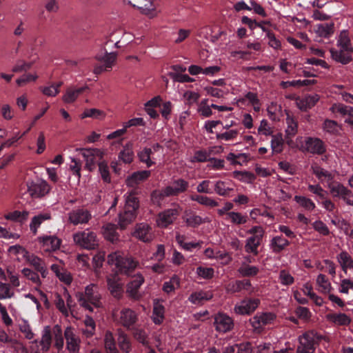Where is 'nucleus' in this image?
I'll return each instance as SVG.
<instances>
[{"label": "nucleus", "instance_id": "2eb2a0df", "mask_svg": "<svg viewBox=\"0 0 353 353\" xmlns=\"http://www.w3.org/2000/svg\"><path fill=\"white\" fill-rule=\"evenodd\" d=\"M260 304L259 299H245L234 307V311L238 314H251Z\"/></svg>", "mask_w": 353, "mask_h": 353}, {"label": "nucleus", "instance_id": "338daca9", "mask_svg": "<svg viewBox=\"0 0 353 353\" xmlns=\"http://www.w3.org/2000/svg\"><path fill=\"white\" fill-rule=\"evenodd\" d=\"M99 170L101 174V178L105 183L110 182V176L109 172V168L105 161H102L99 162Z\"/></svg>", "mask_w": 353, "mask_h": 353}, {"label": "nucleus", "instance_id": "49530a36", "mask_svg": "<svg viewBox=\"0 0 353 353\" xmlns=\"http://www.w3.org/2000/svg\"><path fill=\"white\" fill-rule=\"evenodd\" d=\"M104 344L106 353H119L113 335L111 332H106L105 335Z\"/></svg>", "mask_w": 353, "mask_h": 353}, {"label": "nucleus", "instance_id": "5fc2aeb1", "mask_svg": "<svg viewBox=\"0 0 353 353\" xmlns=\"http://www.w3.org/2000/svg\"><path fill=\"white\" fill-rule=\"evenodd\" d=\"M294 200L301 206L308 211H312L316 207L315 203L312 201V200L305 196H295Z\"/></svg>", "mask_w": 353, "mask_h": 353}, {"label": "nucleus", "instance_id": "774afa93", "mask_svg": "<svg viewBox=\"0 0 353 353\" xmlns=\"http://www.w3.org/2000/svg\"><path fill=\"white\" fill-rule=\"evenodd\" d=\"M22 274L24 276L36 283L38 286L41 285L39 274L37 272H33L29 268H23L22 270Z\"/></svg>", "mask_w": 353, "mask_h": 353}, {"label": "nucleus", "instance_id": "0e129e2a", "mask_svg": "<svg viewBox=\"0 0 353 353\" xmlns=\"http://www.w3.org/2000/svg\"><path fill=\"white\" fill-rule=\"evenodd\" d=\"M54 304L56 307L65 316H69V311L65 305L64 299L61 297L59 294H55Z\"/></svg>", "mask_w": 353, "mask_h": 353}, {"label": "nucleus", "instance_id": "4c0bfd02", "mask_svg": "<svg viewBox=\"0 0 353 353\" xmlns=\"http://www.w3.org/2000/svg\"><path fill=\"white\" fill-rule=\"evenodd\" d=\"M214 186V192L222 196H228L230 193L234 190L232 188L229 186V182L228 181H217Z\"/></svg>", "mask_w": 353, "mask_h": 353}, {"label": "nucleus", "instance_id": "412c9836", "mask_svg": "<svg viewBox=\"0 0 353 353\" xmlns=\"http://www.w3.org/2000/svg\"><path fill=\"white\" fill-rule=\"evenodd\" d=\"M39 241L42 243L43 250L46 252L59 250L61 243V240L54 235L40 236Z\"/></svg>", "mask_w": 353, "mask_h": 353}, {"label": "nucleus", "instance_id": "79ce46f5", "mask_svg": "<svg viewBox=\"0 0 353 353\" xmlns=\"http://www.w3.org/2000/svg\"><path fill=\"white\" fill-rule=\"evenodd\" d=\"M127 132L126 128L123 125V128L121 129H119L115 130L114 132L109 134L107 136V139L109 140L116 139L112 143V146L118 147L122 145L123 139L121 137L124 135Z\"/></svg>", "mask_w": 353, "mask_h": 353}, {"label": "nucleus", "instance_id": "f8f14e48", "mask_svg": "<svg viewBox=\"0 0 353 353\" xmlns=\"http://www.w3.org/2000/svg\"><path fill=\"white\" fill-rule=\"evenodd\" d=\"M64 338L66 341V349L70 353H79L81 340L72 327H67L64 331Z\"/></svg>", "mask_w": 353, "mask_h": 353}, {"label": "nucleus", "instance_id": "e433bc0d", "mask_svg": "<svg viewBox=\"0 0 353 353\" xmlns=\"http://www.w3.org/2000/svg\"><path fill=\"white\" fill-rule=\"evenodd\" d=\"M51 219V214L49 212L40 213L37 216H34L32 219V221L30 225V230L36 234L37 231V228L41 225V224L46 221L50 220Z\"/></svg>", "mask_w": 353, "mask_h": 353}, {"label": "nucleus", "instance_id": "0eeeda50", "mask_svg": "<svg viewBox=\"0 0 353 353\" xmlns=\"http://www.w3.org/2000/svg\"><path fill=\"white\" fill-rule=\"evenodd\" d=\"M77 150L80 152L85 161V167L89 170L92 171L96 168V164L102 161L103 152L99 149L93 148H79Z\"/></svg>", "mask_w": 353, "mask_h": 353}, {"label": "nucleus", "instance_id": "f3484780", "mask_svg": "<svg viewBox=\"0 0 353 353\" xmlns=\"http://www.w3.org/2000/svg\"><path fill=\"white\" fill-rule=\"evenodd\" d=\"M165 188V194L170 195V196H177L188 190L189 183L185 179L179 178L173 180L171 183Z\"/></svg>", "mask_w": 353, "mask_h": 353}, {"label": "nucleus", "instance_id": "58836bf2", "mask_svg": "<svg viewBox=\"0 0 353 353\" xmlns=\"http://www.w3.org/2000/svg\"><path fill=\"white\" fill-rule=\"evenodd\" d=\"M285 141L281 133L272 135L271 148L273 153L280 154L283 150Z\"/></svg>", "mask_w": 353, "mask_h": 353}, {"label": "nucleus", "instance_id": "8fccbe9b", "mask_svg": "<svg viewBox=\"0 0 353 353\" xmlns=\"http://www.w3.org/2000/svg\"><path fill=\"white\" fill-rule=\"evenodd\" d=\"M25 259L32 265L34 267L35 270L37 272H39V270H42V268L45 267V263L43 261L39 258L38 256L30 254L28 252V256H26L25 257Z\"/></svg>", "mask_w": 353, "mask_h": 353}, {"label": "nucleus", "instance_id": "4d7b16f0", "mask_svg": "<svg viewBox=\"0 0 353 353\" xmlns=\"http://www.w3.org/2000/svg\"><path fill=\"white\" fill-rule=\"evenodd\" d=\"M259 272L256 266L243 265L239 268V272L243 276H254Z\"/></svg>", "mask_w": 353, "mask_h": 353}, {"label": "nucleus", "instance_id": "cd10ccee", "mask_svg": "<svg viewBox=\"0 0 353 353\" xmlns=\"http://www.w3.org/2000/svg\"><path fill=\"white\" fill-rule=\"evenodd\" d=\"M34 343H39L37 353H44L49 350L52 343V334L48 327H45L42 334L41 340L39 342L35 340Z\"/></svg>", "mask_w": 353, "mask_h": 353}, {"label": "nucleus", "instance_id": "f257e3e1", "mask_svg": "<svg viewBox=\"0 0 353 353\" xmlns=\"http://www.w3.org/2000/svg\"><path fill=\"white\" fill-rule=\"evenodd\" d=\"M108 263L110 265H114L118 273L127 276H132L139 265V262L133 258L124 256L119 252L109 254Z\"/></svg>", "mask_w": 353, "mask_h": 353}, {"label": "nucleus", "instance_id": "e2e57ef3", "mask_svg": "<svg viewBox=\"0 0 353 353\" xmlns=\"http://www.w3.org/2000/svg\"><path fill=\"white\" fill-rule=\"evenodd\" d=\"M319 36L323 37H329L334 32L333 23H325L319 26L317 30Z\"/></svg>", "mask_w": 353, "mask_h": 353}, {"label": "nucleus", "instance_id": "c85d7f7f", "mask_svg": "<svg viewBox=\"0 0 353 353\" xmlns=\"http://www.w3.org/2000/svg\"><path fill=\"white\" fill-rule=\"evenodd\" d=\"M290 245V241L282 235L275 236L270 241V249L274 253H280Z\"/></svg>", "mask_w": 353, "mask_h": 353}, {"label": "nucleus", "instance_id": "9b49d317", "mask_svg": "<svg viewBox=\"0 0 353 353\" xmlns=\"http://www.w3.org/2000/svg\"><path fill=\"white\" fill-rule=\"evenodd\" d=\"M91 219V212L84 208L74 209L68 214V220L74 225L88 223Z\"/></svg>", "mask_w": 353, "mask_h": 353}, {"label": "nucleus", "instance_id": "9d476101", "mask_svg": "<svg viewBox=\"0 0 353 353\" xmlns=\"http://www.w3.org/2000/svg\"><path fill=\"white\" fill-rule=\"evenodd\" d=\"M132 236L143 243H150L154 238L152 228L146 223L136 224Z\"/></svg>", "mask_w": 353, "mask_h": 353}, {"label": "nucleus", "instance_id": "a18cd8bd", "mask_svg": "<svg viewBox=\"0 0 353 353\" xmlns=\"http://www.w3.org/2000/svg\"><path fill=\"white\" fill-rule=\"evenodd\" d=\"M227 216L230 219L231 223L235 225H243L248 221V217L246 214H242L237 212H228Z\"/></svg>", "mask_w": 353, "mask_h": 353}, {"label": "nucleus", "instance_id": "de8ad7c7", "mask_svg": "<svg viewBox=\"0 0 353 353\" xmlns=\"http://www.w3.org/2000/svg\"><path fill=\"white\" fill-rule=\"evenodd\" d=\"M166 188H163L161 190H155L151 193V200L153 203L158 205H161L163 201L166 197H171L170 195L165 194Z\"/></svg>", "mask_w": 353, "mask_h": 353}, {"label": "nucleus", "instance_id": "c9c22d12", "mask_svg": "<svg viewBox=\"0 0 353 353\" xmlns=\"http://www.w3.org/2000/svg\"><path fill=\"white\" fill-rule=\"evenodd\" d=\"M137 213L125 210L123 212L119 214V225L121 230H123L126 226L130 224L136 218Z\"/></svg>", "mask_w": 353, "mask_h": 353}, {"label": "nucleus", "instance_id": "ea45409f", "mask_svg": "<svg viewBox=\"0 0 353 353\" xmlns=\"http://www.w3.org/2000/svg\"><path fill=\"white\" fill-rule=\"evenodd\" d=\"M117 56L116 52H108L105 51L103 57L97 56L96 58L97 60L103 62L105 65V70H110L117 59Z\"/></svg>", "mask_w": 353, "mask_h": 353}, {"label": "nucleus", "instance_id": "393cba45", "mask_svg": "<svg viewBox=\"0 0 353 353\" xmlns=\"http://www.w3.org/2000/svg\"><path fill=\"white\" fill-rule=\"evenodd\" d=\"M252 284L250 280H236L229 283L226 285L225 289L227 292L234 294L236 292H240L243 290H249Z\"/></svg>", "mask_w": 353, "mask_h": 353}, {"label": "nucleus", "instance_id": "09e8293b", "mask_svg": "<svg viewBox=\"0 0 353 353\" xmlns=\"http://www.w3.org/2000/svg\"><path fill=\"white\" fill-rule=\"evenodd\" d=\"M180 285L179 279L177 276L174 275L171 277L170 281H165L163 284L162 290L167 294L172 292L175 290L176 287H179Z\"/></svg>", "mask_w": 353, "mask_h": 353}, {"label": "nucleus", "instance_id": "c756f323", "mask_svg": "<svg viewBox=\"0 0 353 353\" xmlns=\"http://www.w3.org/2000/svg\"><path fill=\"white\" fill-rule=\"evenodd\" d=\"M327 321L340 326H347L351 323V319L345 313H329L326 315Z\"/></svg>", "mask_w": 353, "mask_h": 353}, {"label": "nucleus", "instance_id": "c03bdc74", "mask_svg": "<svg viewBox=\"0 0 353 353\" xmlns=\"http://www.w3.org/2000/svg\"><path fill=\"white\" fill-rule=\"evenodd\" d=\"M322 128L325 132L332 135H338L340 131V128L337 122L328 119L324 121Z\"/></svg>", "mask_w": 353, "mask_h": 353}, {"label": "nucleus", "instance_id": "7ed1b4c3", "mask_svg": "<svg viewBox=\"0 0 353 353\" xmlns=\"http://www.w3.org/2000/svg\"><path fill=\"white\" fill-rule=\"evenodd\" d=\"M78 301L81 306L90 312H93V307H100L101 302L98 286L95 284H90L86 286L85 292L78 295Z\"/></svg>", "mask_w": 353, "mask_h": 353}, {"label": "nucleus", "instance_id": "423d86ee", "mask_svg": "<svg viewBox=\"0 0 353 353\" xmlns=\"http://www.w3.org/2000/svg\"><path fill=\"white\" fill-rule=\"evenodd\" d=\"M73 239L77 245L87 250H94L98 246L96 233L89 230L74 234Z\"/></svg>", "mask_w": 353, "mask_h": 353}, {"label": "nucleus", "instance_id": "37998d69", "mask_svg": "<svg viewBox=\"0 0 353 353\" xmlns=\"http://www.w3.org/2000/svg\"><path fill=\"white\" fill-rule=\"evenodd\" d=\"M287 128L285 130L286 137H294L298 131V123L290 115L288 114L286 117Z\"/></svg>", "mask_w": 353, "mask_h": 353}, {"label": "nucleus", "instance_id": "864d4df0", "mask_svg": "<svg viewBox=\"0 0 353 353\" xmlns=\"http://www.w3.org/2000/svg\"><path fill=\"white\" fill-rule=\"evenodd\" d=\"M316 283L321 288V292L323 293H329L332 289L331 283L325 274H320L317 276Z\"/></svg>", "mask_w": 353, "mask_h": 353}, {"label": "nucleus", "instance_id": "aec40b11", "mask_svg": "<svg viewBox=\"0 0 353 353\" xmlns=\"http://www.w3.org/2000/svg\"><path fill=\"white\" fill-rule=\"evenodd\" d=\"M50 190L49 184L46 181L40 182H32L28 185V191L34 198H40L44 196Z\"/></svg>", "mask_w": 353, "mask_h": 353}, {"label": "nucleus", "instance_id": "f704fd0d", "mask_svg": "<svg viewBox=\"0 0 353 353\" xmlns=\"http://www.w3.org/2000/svg\"><path fill=\"white\" fill-rule=\"evenodd\" d=\"M119 159L125 163H130L134 159L133 144L128 142L119 154Z\"/></svg>", "mask_w": 353, "mask_h": 353}, {"label": "nucleus", "instance_id": "6ab92c4d", "mask_svg": "<svg viewBox=\"0 0 353 353\" xmlns=\"http://www.w3.org/2000/svg\"><path fill=\"white\" fill-rule=\"evenodd\" d=\"M275 318L273 313L264 312L260 315H255L250 319V323L254 330L260 331L265 325L271 323Z\"/></svg>", "mask_w": 353, "mask_h": 353}, {"label": "nucleus", "instance_id": "4468645a", "mask_svg": "<svg viewBox=\"0 0 353 353\" xmlns=\"http://www.w3.org/2000/svg\"><path fill=\"white\" fill-rule=\"evenodd\" d=\"M179 211L176 208L167 209L159 213L157 223L159 227L165 228L177 219Z\"/></svg>", "mask_w": 353, "mask_h": 353}, {"label": "nucleus", "instance_id": "13d9d810", "mask_svg": "<svg viewBox=\"0 0 353 353\" xmlns=\"http://www.w3.org/2000/svg\"><path fill=\"white\" fill-rule=\"evenodd\" d=\"M105 235L106 239L114 243L119 240V234L116 232V228L114 225L108 224L105 228Z\"/></svg>", "mask_w": 353, "mask_h": 353}, {"label": "nucleus", "instance_id": "4be33fe9", "mask_svg": "<svg viewBox=\"0 0 353 353\" xmlns=\"http://www.w3.org/2000/svg\"><path fill=\"white\" fill-rule=\"evenodd\" d=\"M108 290L111 294L116 299H119L123 294V283L117 274L109 277L107 280Z\"/></svg>", "mask_w": 353, "mask_h": 353}, {"label": "nucleus", "instance_id": "b1692460", "mask_svg": "<svg viewBox=\"0 0 353 353\" xmlns=\"http://www.w3.org/2000/svg\"><path fill=\"white\" fill-rule=\"evenodd\" d=\"M165 307L161 303L159 299L153 301L152 321L155 325H161L165 319Z\"/></svg>", "mask_w": 353, "mask_h": 353}, {"label": "nucleus", "instance_id": "3c124183", "mask_svg": "<svg viewBox=\"0 0 353 353\" xmlns=\"http://www.w3.org/2000/svg\"><path fill=\"white\" fill-rule=\"evenodd\" d=\"M28 212L27 211L20 212L18 210H15L5 215L6 219L19 222L25 221L28 219Z\"/></svg>", "mask_w": 353, "mask_h": 353}, {"label": "nucleus", "instance_id": "dca6fc26", "mask_svg": "<svg viewBox=\"0 0 353 353\" xmlns=\"http://www.w3.org/2000/svg\"><path fill=\"white\" fill-rule=\"evenodd\" d=\"M330 189L333 197L341 198L347 205L353 206V201L350 199L353 197V193L342 183H336L334 185H330Z\"/></svg>", "mask_w": 353, "mask_h": 353}, {"label": "nucleus", "instance_id": "5701e85b", "mask_svg": "<svg viewBox=\"0 0 353 353\" xmlns=\"http://www.w3.org/2000/svg\"><path fill=\"white\" fill-rule=\"evenodd\" d=\"M183 219L187 226L193 228H198L200 225L205 222L204 219L197 215L194 211L191 210L185 211Z\"/></svg>", "mask_w": 353, "mask_h": 353}, {"label": "nucleus", "instance_id": "72a5a7b5", "mask_svg": "<svg viewBox=\"0 0 353 353\" xmlns=\"http://www.w3.org/2000/svg\"><path fill=\"white\" fill-rule=\"evenodd\" d=\"M190 199L206 207L214 208L219 205V203L213 199L195 193L192 194L190 196Z\"/></svg>", "mask_w": 353, "mask_h": 353}, {"label": "nucleus", "instance_id": "7c9ffc66", "mask_svg": "<svg viewBox=\"0 0 353 353\" xmlns=\"http://www.w3.org/2000/svg\"><path fill=\"white\" fill-rule=\"evenodd\" d=\"M336 259L341 270L347 274L348 269H353V259L350 254L345 251L342 250L337 256Z\"/></svg>", "mask_w": 353, "mask_h": 353}, {"label": "nucleus", "instance_id": "f03ea898", "mask_svg": "<svg viewBox=\"0 0 353 353\" xmlns=\"http://www.w3.org/2000/svg\"><path fill=\"white\" fill-rule=\"evenodd\" d=\"M338 46L339 50L332 49L330 50L332 57L336 61L343 64H347L352 60L351 54L353 52V47L351 45L348 32L343 30L341 32Z\"/></svg>", "mask_w": 353, "mask_h": 353}, {"label": "nucleus", "instance_id": "bf43d9fd", "mask_svg": "<svg viewBox=\"0 0 353 353\" xmlns=\"http://www.w3.org/2000/svg\"><path fill=\"white\" fill-rule=\"evenodd\" d=\"M279 280L283 285L288 286L294 283V278L286 270L279 272Z\"/></svg>", "mask_w": 353, "mask_h": 353}, {"label": "nucleus", "instance_id": "6e6d98bb", "mask_svg": "<svg viewBox=\"0 0 353 353\" xmlns=\"http://www.w3.org/2000/svg\"><path fill=\"white\" fill-rule=\"evenodd\" d=\"M54 346L60 351L63 349L64 345L63 336L61 327L59 325H56L54 328Z\"/></svg>", "mask_w": 353, "mask_h": 353}, {"label": "nucleus", "instance_id": "1a4fd4ad", "mask_svg": "<svg viewBox=\"0 0 353 353\" xmlns=\"http://www.w3.org/2000/svg\"><path fill=\"white\" fill-rule=\"evenodd\" d=\"M130 277L131 279L127 284L126 292L131 299L139 300L141 297L139 288L144 283L145 279L141 273L132 274Z\"/></svg>", "mask_w": 353, "mask_h": 353}, {"label": "nucleus", "instance_id": "052dcab7", "mask_svg": "<svg viewBox=\"0 0 353 353\" xmlns=\"http://www.w3.org/2000/svg\"><path fill=\"white\" fill-rule=\"evenodd\" d=\"M131 330L133 331V336L137 341L142 343L143 345H148V342L147 340V334L144 330L141 328H137L134 326V329H132Z\"/></svg>", "mask_w": 353, "mask_h": 353}, {"label": "nucleus", "instance_id": "6e6552de", "mask_svg": "<svg viewBox=\"0 0 353 353\" xmlns=\"http://www.w3.org/2000/svg\"><path fill=\"white\" fill-rule=\"evenodd\" d=\"M301 150L304 152L323 155L326 152V146L321 139L307 137L305 138V145H302Z\"/></svg>", "mask_w": 353, "mask_h": 353}, {"label": "nucleus", "instance_id": "603ef678", "mask_svg": "<svg viewBox=\"0 0 353 353\" xmlns=\"http://www.w3.org/2000/svg\"><path fill=\"white\" fill-rule=\"evenodd\" d=\"M120 349L125 353H129L131 350V343L128 336L124 333L119 334L117 339Z\"/></svg>", "mask_w": 353, "mask_h": 353}, {"label": "nucleus", "instance_id": "a878e982", "mask_svg": "<svg viewBox=\"0 0 353 353\" xmlns=\"http://www.w3.org/2000/svg\"><path fill=\"white\" fill-rule=\"evenodd\" d=\"M213 294L210 291L200 290L192 292L188 297V301L194 305H203L204 302L210 300Z\"/></svg>", "mask_w": 353, "mask_h": 353}, {"label": "nucleus", "instance_id": "39448f33", "mask_svg": "<svg viewBox=\"0 0 353 353\" xmlns=\"http://www.w3.org/2000/svg\"><path fill=\"white\" fill-rule=\"evenodd\" d=\"M125 3L137 8L141 14L150 19L157 16L159 0H124Z\"/></svg>", "mask_w": 353, "mask_h": 353}, {"label": "nucleus", "instance_id": "a211bd4d", "mask_svg": "<svg viewBox=\"0 0 353 353\" xmlns=\"http://www.w3.org/2000/svg\"><path fill=\"white\" fill-rule=\"evenodd\" d=\"M214 324L216 330L223 333L230 332L234 327L232 319L223 313H218L215 316Z\"/></svg>", "mask_w": 353, "mask_h": 353}, {"label": "nucleus", "instance_id": "ddd939ff", "mask_svg": "<svg viewBox=\"0 0 353 353\" xmlns=\"http://www.w3.org/2000/svg\"><path fill=\"white\" fill-rule=\"evenodd\" d=\"M137 321L138 316L134 310L130 308H124L121 310L119 323L127 330L134 329Z\"/></svg>", "mask_w": 353, "mask_h": 353}, {"label": "nucleus", "instance_id": "20e7f679", "mask_svg": "<svg viewBox=\"0 0 353 353\" xmlns=\"http://www.w3.org/2000/svg\"><path fill=\"white\" fill-rule=\"evenodd\" d=\"M323 336L314 330H309L299 337L296 353H314L316 346L323 339Z\"/></svg>", "mask_w": 353, "mask_h": 353}, {"label": "nucleus", "instance_id": "680f3d73", "mask_svg": "<svg viewBox=\"0 0 353 353\" xmlns=\"http://www.w3.org/2000/svg\"><path fill=\"white\" fill-rule=\"evenodd\" d=\"M139 199L133 195H130L126 199L125 210H129L130 211L137 213V211L139 209Z\"/></svg>", "mask_w": 353, "mask_h": 353}, {"label": "nucleus", "instance_id": "a19ab883", "mask_svg": "<svg viewBox=\"0 0 353 353\" xmlns=\"http://www.w3.org/2000/svg\"><path fill=\"white\" fill-rule=\"evenodd\" d=\"M153 154L152 148H144L142 150L139 151L137 154L138 157L142 163L146 164L148 168L153 165L155 162L151 159V155Z\"/></svg>", "mask_w": 353, "mask_h": 353}, {"label": "nucleus", "instance_id": "69168bd1", "mask_svg": "<svg viewBox=\"0 0 353 353\" xmlns=\"http://www.w3.org/2000/svg\"><path fill=\"white\" fill-rule=\"evenodd\" d=\"M104 112L99 109H85L81 114V118L91 117L94 119H101L104 117Z\"/></svg>", "mask_w": 353, "mask_h": 353}, {"label": "nucleus", "instance_id": "473e14b6", "mask_svg": "<svg viewBox=\"0 0 353 353\" xmlns=\"http://www.w3.org/2000/svg\"><path fill=\"white\" fill-rule=\"evenodd\" d=\"M262 239L257 236L248 238L245 245V251L247 253H252L255 256L258 255V248L261 245Z\"/></svg>", "mask_w": 353, "mask_h": 353}, {"label": "nucleus", "instance_id": "2f4dec72", "mask_svg": "<svg viewBox=\"0 0 353 353\" xmlns=\"http://www.w3.org/2000/svg\"><path fill=\"white\" fill-rule=\"evenodd\" d=\"M86 89L87 86L80 87L78 88H68L65 94L63 96V101L66 103H72L76 101L78 97L83 93Z\"/></svg>", "mask_w": 353, "mask_h": 353}, {"label": "nucleus", "instance_id": "bb28decb", "mask_svg": "<svg viewBox=\"0 0 353 353\" xmlns=\"http://www.w3.org/2000/svg\"><path fill=\"white\" fill-rule=\"evenodd\" d=\"M151 175L150 170H141L133 172L127 179L128 186L134 187L140 183L147 180Z\"/></svg>", "mask_w": 353, "mask_h": 353}]
</instances>
